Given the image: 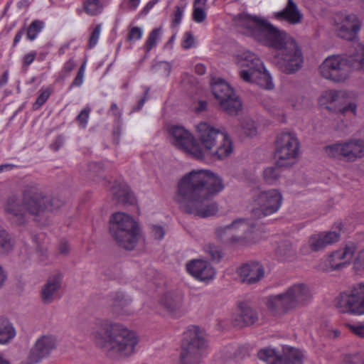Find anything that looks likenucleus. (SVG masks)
Instances as JSON below:
<instances>
[{
	"label": "nucleus",
	"mask_w": 364,
	"mask_h": 364,
	"mask_svg": "<svg viewBox=\"0 0 364 364\" xmlns=\"http://www.w3.org/2000/svg\"><path fill=\"white\" fill-rule=\"evenodd\" d=\"M237 26L240 33L274 50L273 62L283 73L292 74L302 67L301 49L297 41L285 31L261 16L245 14L238 16Z\"/></svg>",
	"instance_id": "obj_1"
},
{
	"label": "nucleus",
	"mask_w": 364,
	"mask_h": 364,
	"mask_svg": "<svg viewBox=\"0 0 364 364\" xmlns=\"http://www.w3.org/2000/svg\"><path fill=\"white\" fill-rule=\"evenodd\" d=\"M223 188V181L218 175L208 170H193L178 182L175 200L183 212L208 218L218 213V205L213 198Z\"/></svg>",
	"instance_id": "obj_2"
},
{
	"label": "nucleus",
	"mask_w": 364,
	"mask_h": 364,
	"mask_svg": "<svg viewBox=\"0 0 364 364\" xmlns=\"http://www.w3.org/2000/svg\"><path fill=\"white\" fill-rule=\"evenodd\" d=\"M98 330L92 336L107 355L115 358H128L136 352L139 338L136 332L120 323L101 320L97 323Z\"/></svg>",
	"instance_id": "obj_3"
},
{
	"label": "nucleus",
	"mask_w": 364,
	"mask_h": 364,
	"mask_svg": "<svg viewBox=\"0 0 364 364\" xmlns=\"http://www.w3.org/2000/svg\"><path fill=\"white\" fill-rule=\"evenodd\" d=\"M22 203L16 196L8 197L4 208L8 217L17 225L25 223L26 210L31 215H39L46 211L59 208L61 202L47 196L34 182L28 183L22 191Z\"/></svg>",
	"instance_id": "obj_4"
},
{
	"label": "nucleus",
	"mask_w": 364,
	"mask_h": 364,
	"mask_svg": "<svg viewBox=\"0 0 364 364\" xmlns=\"http://www.w3.org/2000/svg\"><path fill=\"white\" fill-rule=\"evenodd\" d=\"M311 298L309 287L304 283H297L290 286L281 294L268 296L266 305L274 314H284L306 305Z\"/></svg>",
	"instance_id": "obj_5"
},
{
	"label": "nucleus",
	"mask_w": 364,
	"mask_h": 364,
	"mask_svg": "<svg viewBox=\"0 0 364 364\" xmlns=\"http://www.w3.org/2000/svg\"><path fill=\"white\" fill-rule=\"evenodd\" d=\"M109 231L117 244L126 250H133L138 242L140 228L129 214L116 212L109 218Z\"/></svg>",
	"instance_id": "obj_6"
},
{
	"label": "nucleus",
	"mask_w": 364,
	"mask_h": 364,
	"mask_svg": "<svg viewBox=\"0 0 364 364\" xmlns=\"http://www.w3.org/2000/svg\"><path fill=\"white\" fill-rule=\"evenodd\" d=\"M237 63L242 68L240 76L244 81L255 83L267 90L273 88L272 77L257 55L245 51L237 55Z\"/></svg>",
	"instance_id": "obj_7"
},
{
	"label": "nucleus",
	"mask_w": 364,
	"mask_h": 364,
	"mask_svg": "<svg viewBox=\"0 0 364 364\" xmlns=\"http://www.w3.org/2000/svg\"><path fill=\"white\" fill-rule=\"evenodd\" d=\"M204 333L198 326H192L184 333L181 345L182 364H199L206 348Z\"/></svg>",
	"instance_id": "obj_8"
},
{
	"label": "nucleus",
	"mask_w": 364,
	"mask_h": 364,
	"mask_svg": "<svg viewBox=\"0 0 364 364\" xmlns=\"http://www.w3.org/2000/svg\"><path fill=\"white\" fill-rule=\"evenodd\" d=\"M300 144L293 132H284L277 136L274 159L278 166L294 165L299 156Z\"/></svg>",
	"instance_id": "obj_9"
},
{
	"label": "nucleus",
	"mask_w": 364,
	"mask_h": 364,
	"mask_svg": "<svg viewBox=\"0 0 364 364\" xmlns=\"http://www.w3.org/2000/svg\"><path fill=\"white\" fill-rule=\"evenodd\" d=\"M322 100L326 104V109L343 116L351 114L357 115L358 102L356 95L353 92L346 90H330L323 95Z\"/></svg>",
	"instance_id": "obj_10"
},
{
	"label": "nucleus",
	"mask_w": 364,
	"mask_h": 364,
	"mask_svg": "<svg viewBox=\"0 0 364 364\" xmlns=\"http://www.w3.org/2000/svg\"><path fill=\"white\" fill-rule=\"evenodd\" d=\"M211 87L220 108L230 115L237 114L242 108V102L233 88L220 78H213Z\"/></svg>",
	"instance_id": "obj_11"
},
{
	"label": "nucleus",
	"mask_w": 364,
	"mask_h": 364,
	"mask_svg": "<svg viewBox=\"0 0 364 364\" xmlns=\"http://www.w3.org/2000/svg\"><path fill=\"white\" fill-rule=\"evenodd\" d=\"M336 306L343 314L360 316L364 314V283H358L339 294Z\"/></svg>",
	"instance_id": "obj_12"
},
{
	"label": "nucleus",
	"mask_w": 364,
	"mask_h": 364,
	"mask_svg": "<svg viewBox=\"0 0 364 364\" xmlns=\"http://www.w3.org/2000/svg\"><path fill=\"white\" fill-rule=\"evenodd\" d=\"M328 156L347 162H355L364 157V139L351 138L331 144L326 148Z\"/></svg>",
	"instance_id": "obj_13"
},
{
	"label": "nucleus",
	"mask_w": 364,
	"mask_h": 364,
	"mask_svg": "<svg viewBox=\"0 0 364 364\" xmlns=\"http://www.w3.org/2000/svg\"><path fill=\"white\" fill-rule=\"evenodd\" d=\"M282 200V195L277 189L260 191L253 198L252 213L257 218L272 215L278 211Z\"/></svg>",
	"instance_id": "obj_14"
},
{
	"label": "nucleus",
	"mask_w": 364,
	"mask_h": 364,
	"mask_svg": "<svg viewBox=\"0 0 364 364\" xmlns=\"http://www.w3.org/2000/svg\"><path fill=\"white\" fill-rule=\"evenodd\" d=\"M172 144L178 149L198 159H203L205 151L193 135L182 126H173L169 129Z\"/></svg>",
	"instance_id": "obj_15"
},
{
	"label": "nucleus",
	"mask_w": 364,
	"mask_h": 364,
	"mask_svg": "<svg viewBox=\"0 0 364 364\" xmlns=\"http://www.w3.org/2000/svg\"><path fill=\"white\" fill-rule=\"evenodd\" d=\"M320 75L335 82H344L348 77L347 59L340 55L328 56L319 65Z\"/></svg>",
	"instance_id": "obj_16"
},
{
	"label": "nucleus",
	"mask_w": 364,
	"mask_h": 364,
	"mask_svg": "<svg viewBox=\"0 0 364 364\" xmlns=\"http://www.w3.org/2000/svg\"><path fill=\"white\" fill-rule=\"evenodd\" d=\"M357 250V245L354 242H348L344 246L332 252L328 258L319 264V269L331 272L341 270L348 266Z\"/></svg>",
	"instance_id": "obj_17"
},
{
	"label": "nucleus",
	"mask_w": 364,
	"mask_h": 364,
	"mask_svg": "<svg viewBox=\"0 0 364 364\" xmlns=\"http://www.w3.org/2000/svg\"><path fill=\"white\" fill-rule=\"evenodd\" d=\"M258 358L267 364H303L304 355L301 350L292 347L284 348L279 355L271 348L261 349L257 353Z\"/></svg>",
	"instance_id": "obj_18"
},
{
	"label": "nucleus",
	"mask_w": 364,
	"mask_h": 364,
	"mask_svg": "<svg viewBox=\"0 0 364 364\" xmlns=\"http://www.w3.org/2000/svg\"><path fill=\"white\" fill-rule=\"evenodd\" d=\"M333 22L338 36L348 41L353 40L361 28V23L355 14L336 13Z\"/></svg>",
	"instance_id": "obj_19"
},
{
	"label": "nucleus",
	"mask_w": 364,
	"mask_h": 364,
	"mask_svg": "<svg viewBox=\"0 0 364 364\" xmlns=\"http://www.w3.org/2000/svg\"><path fill=\"white\" fill-rule=\"evenodd\" d=\"M196 128L198 138L206 151H211L222 137V134L226 132L224 129H217L206 122H200Z\"/></svg>",
	"instance_id": "obj_20"
},
{
	"label": "nucleus",
	"mask_w": 364,
	"mask_h": 364,
	"mask_svg": "<svg viewBox=\"0 0 364 364\" xmlns=\"http://www.w3.org/2000/svg\"><path fill=\"white\" fill-rule=\"evenodd\" d=\"M340 239V234L335 231L321 232L318 234L312 235L309 237L308 247L302 246L301 252L304 254H309V249L313 252L323 250L327 246L337 242Z\"/></svg>",
	"instance_id": "obj_21"
},
{
	"label": "nucleus",
	"mask_w": 364,
	"mask_h": 364,
	"mask_svg": "<svg viewBox=\"0 0 364 364\" xmlns=\"http://www.w3.org/2000/svg\"><path fill=\"white\" fill-rule=\"evenodd\" d=\"M56 339L53 336H42L35 343L31 350L28 361L30 364H36L43 358L48 357L55 349Z\"/></svg>",
	"instance_id": "obj_22"
},
{
	"label": "nucleus",
	"mask_w": 364,
	"mask_h": 364,
	"mask_svg": "<svg viewBox=\"0 0 364 364\" xmlns=\"http://www.w3.org/2000/svg\"><path fill=\"white\" fill-rule=\"evenodd\" d=\"M159 304L167 314L173 317H180L186 311L183 295L179 293H165L160 297Z\"/></svg>",
	"instance_id": "obj_23"
},
{
	"label": "nucleus",
	"mask_w": 364,
	"mask_h": 364,
	"mask_svg": "<svg viewBox=\"0 0 364 364\" xmlns=\"http://www.w3.org/2000/svg\"><path fill=\"white\" fill-rule=\"evenodd\" d=\"M186 270L191 276L200 281H207L214 278L215 269L207 261L193 259L186 263Z\"/></svg>",
	"instance_id": "obj_24"
},
{
	"label": "nucleus",
	"mask_w": 364,
	"mask_h": 364,
	"mask_svg": "<svg viewBox=\"0 0 364 364\" xmlns=\"http://www.w3.org/2000/svg\"><path fill=\"white\" fill-rule=\"evenodd\" d=\"M303 14L294 0H287L284 9L273 14V18L280 21H286L291 25L301 23Z\"/></svg>",
	"instance_id": "obj_25"
},
{
	"label": "nucleus",
	"mask_w": 364,
	"mask_h": 364,
	"mask_svg": "<svg viewBox=\"0 0 364 364\" xmlns=\"http://www.w3.org/2000/svg\"><path fill=\"white\" fill-rule=\"evenodd\" d=\"M62 285V275L56 274L50 277L41 290V299L44 304H50L58 298Z\"/></svg>",
	"instance_id": "obj_26"
},
{
	"label": "nucleus",
	"mask_w": 364,
	"mask_h": 364,
	"mask_svg": "<svg viewBox=\"0 0 364 364\" xmlns=\"http://www.w3.org/2000/svg\"><path fill=\"white\" fill-rule=\"evenodd\" d=\"M238 273L243 283L252 284L264 277V269L259 262H252L243 264L239 269Z\"/></svg>",
	"instance_id": "obj_27"
},
{
	"label": "nucleus",
	"mask_w": 364,
	"mask_h": 364,
	"mask_svg": "<svg viewBox=\"0 0 364 364\" xmlns=\"http://www.w3.org/2000/svg\"><path fill=\"white\" fill-rule=\"evenodd\" d=\"M237 316L235 318V325L248 326L255 324L259 320L256 309L251 306L247 301H240L237 305Z\"/></svg>",
	"instance_id": "obj_28"
},
{
	"label": "nucleus",
	"mask_w": 364,
	"mask_h": 364,
	"mask_svg": "<svg viewBox=\"0 0 364 364\" xmlns=\"http://www.w3.org/2000/svg\"><path fill=\"white\" fill-rule=\"evenodd\" d=\"M233 235H243L244 237L240 239L238 244H242L252 240L251 235L255 228V224L249 220L244 218H237L230 224Z\"/></svg>",
	"instance_id": "obj_29"
},
{
	"label": "nucleus",
	"mask_w": 364,
	"mask_h": 364,
	"mask_svg": "<svg viewBox=\"0 0 364 364\" xmlns=\"http://www.w3.org/2000/svg\"><path fill=\"white\" fill-rule=\"evenodd\" d=\"M113 200L119 204H133L135 198L130 191L129 186L124 183L114 182L111 187Z\"/></svg>",
	"instance_id": "obj_30"
},
{
	"label": "nucleus",
	"mask_w": 364,
	"mask_h": 364,
	"mask_svg": "<svg viewBox=\"0 0 364 364\" xmlns=\"http://www.w3.org/2000/svg\"><path fill=\"white\" fill-rule=\"evenodd\" d=\"M233 151L232 142L227 134H222V137L220 139V144L215 149L211 151H208L213 157L218 159H223L232 154Z\"/></svg>",
	"instance_id": "obj_31"
},
{
	"label": "nucleus",
	"mask_w": 364,
	"mask_h": 364,
	"mask_svg": "<svg viewBox=\"0 0 364 364\" xmlns=\"http://www.w3.org/2000/svg\"><path fill=\"white\" fill-rule=\"evenodd\" d=\"M216 237L224 243L237 244L243 235H233L230 224L228 225L218 227L215 231Z\"/></svg>",
	"instance_id": "obj_32"
},
{
	"label": "nucleus",
	"mask_w": 364,
	"mask_h": 364,
	"mask_svg": "<svg viewBox=\"0 0 364 364\" xmlns=\"http://www.w3.org/2000/svg\"><path fill=\"white\" fill-rule=\"evenodd\" d=\"M16 336L12 323L6 318H0V343H9Z\"/></svg>",
	"instance_id": "obj_33"
},
{
	"label": "nucleus",
	"mask_w": 364,
	"mask_h": 364,
	"mask_svg": "<svg viewBox=\"0 0 364 364\" xmlns=\"http://www.w3.org/2000/svg\"><path fill=\"white\" fill-rule=\"evenodd\" d=\"M347 60L354 69L364 73V45L357 44L355 52Z\"/></svg>",
	"instance_id": "obj_34"
},
{
	"label": "nucleus",
	"mask_w": 364,
	"mask_h": 364,
	"mask_svg": "<svg viewBox=\"0 0 364 364\" xmlns=\"http://www.w3.org/2000/svg\"><path fill=\"white\" fill-rule=\"evenodd\" d=\"M14 247V242L9 232L0 225V253L9 254Z\"/></svg>",
	"instance_id": "obj_35"
},
{
	"label": "nucleus",
	"mask_w": 364,
	"mask_h": 364,
	"mask_svg": "<svg viewBox=\"0 0 364 364\" xmlns=\"http://www.w3.org/2000/svg\"><path fill=\"white\" fill-rule=\"evenodd\" d=\"M275 252L280 259L286 260L293 257L296 251L289 241L284 240L278 245Z\"/></svg>",
	"instance_id": "obj_36"
},
{
	"label": "nucleus",
	"mask_w": 364,
	"mask_h": 364,
	"mask_svg": "<svg viewBox=\"0 0 364 364\" xmlns=\"http://www.w3.org/2000/svg\"><path fill=\"white\" fill-rule=\"evenodd\" d=\"M161 28H155L149 33L144 45V50L146 54L149 53L156 46L158 42L161 39Z\"/></svg>",
	"instance_id": "obj_37"
},
{
	"label": "nucleus",
	"mask_w": 364,
	"mask_h": 364,
	"mask_svg": "<svg viewBox=\"0 0 364 364\" xmlns=\"http://www.w3.org/2000/svg\"><path fill=\"white\" fill-rule=\"evenodd\" d=\"M277 164L274 166H270L264 169L263 178L264 181L269 185L275 184L281 176V171Z\"/></svg>",
	"instance_id": "obj_38"
},
{
	"label": "nucleus",
	"mask_w": 364,
	"mask_h": 364,
	"mask_svg": "<svg viewBox=\"0 0 364 364\" xmlns=\"http://www.w3.org/2000/svg\"><path fill=\"white\" fill-rule=\"evenodd\" d=\"M187 4V0H179L175 6L172 14L171 26L173 27L178 26L181 23Z\"/></svg>",
	"instance_id": "obj_39"
},
{
	"label": "nucleus",
	"mask_w": 364,
	"mask_h": 364,
	"mask_svg": "<svg viewBox=\"0 0 364 364\" xmlns=\"http://www.w3.org/2000/svg\"><path fill=\"white\" fill-rule=\"evenodd\" d=\"M44 26L43 21L40 20H34L31 22L26 31L27 38L32 41L35 40L38 33L42 31Z\"/></svg>",
	"instance_id": "obj_40"
},
{
	"label": "nucleus",
	"mask_w": 364,
	"mask_h": 364,
	"mask_svg": "<svg viewBox=\"0 0 364 364\" xmlns=\"http://www.w3.org/2000/svg\"><path fill=\"white\" fill-rule=\"evenodd\" d=\"M102 9V6L99 0H87L84 3V10L88 15L96 16Z\"/></svg>",
	"instance_id": "obj_41"
},
{
	"label": "nucleus",
	"mask_w": 364,
	"mask_h": 364,
	"mask_svg": "<svg viewBox=\"0 0 364 364\" xmlns=\"http://www.w3.org/2000/svg\"><path fill=\"white\" fill-rule=\"evenodd\" d=\"M203 250L213 261L219 262L223 257V252L221 249L213 244H208L205 245Z\"/></svg>",
	"instance_id": "obj_42"
},
{
	"label": "nucleus",
	"mask_w": 364,
	"mask_h": 364,
	"mask_svg": "<svg viewBox=\"0 0 364 364\" xmlns=\"http://www.w3.org/2000/svg\"><path fill=\"white\" fill-rule=\"evenodd\" d=\"M113 305L116 307L123 309L132 303V299L125 296L123 293H115L112 296Z\"/></svg>",
	"instance_id": "obj_43"
},
{
	"label": "nucleus",
	"mask_w": 364,
	"mask_h": 364,
	"mask_svg": "<svg viewBox=\"0 0 364 364\" xmlns=\"http://www.w3.org/2000/svg\"><path fill=\"white\" fill-rule=\"evenodd\" d=\"M51 92L52 90L50 87H48L45 90L41 89L39 90L40 94L33 105V109H38L43 104H45L49 98Z\"/></svg>",
	"instance_id": "obj_44"
},
{
	"label": "nucleus",
	"mask_w": 364,
	"mask_h": 364,
	"mask_svg": "<svg viewBox=\"0 0 364 364\" xmlns=\"http://www.w3.org/2000/svg\"><path fill=\"white\" fill-rule=\"evenodd\" d=\"M207 17L205 7H193L192 13V19L198 23L205 21Z\"/></svg>",
	"instance_id": "obj_45"
},
{
	"label": "nucleus",
	"mask_w": 364,
	"mask_h": 364,
	"mask_svg": "<svg viewBox=\"0 0 364 364\" xmlns=\"http://www.w3.org/2000/svg\"><path fill=\"white\" fill-rule=\"evenodd\" d=\"M353 268L357 272L364 271V248L360 250L353 259Z\"/></svg>",
	"instance_id": "obj_46"
},
{
	"label": "nucleus",
	"mask_w": 364,
	"mask_h": 364,
	"mask_svg": "<svg viewBox=\"0 0 364 364\" xmlns=\"http://www.w3.org/2000/svg\"><path fill=\"white\" fill-rule=\"evenodd\" d=\"M140 1L141 0H124L120 4V9L124 12L134 11L138 8Z\"/></svg>",
	"instance_id": "obj_47"
},
{
	"label": "nucleus",
	"mask_w": 364,
	"mask_h": 364,
	"mask_svg": "<svg viewBox=\"0 0 364 364\" xmlns=\"http://www.w3.org/2000/svg\"><path fill=\"white\" fill-rule=\"evenodd\" d=\"M101 30L102 26L100 24H98L95 27V28L92 31V33L89 39V48H92L97 45L98 39L100 38Z\"/></svg>",
	"instance_id": "obj_48"
},
{
	"label": "nucleus",
	"mask_w": 364,
	"mask_h": 364,
	"mask_svg": "<svg viewBox=\"0 0 364 364\" xmlns=\"http://www.w3.org/2000/svg\"><path fill=\"white\" fill-rule=\"evenodd\" d=\"M91 112L90 108H85L77 116L76 120L79 122L80 126L82 128H85Z\"/></svg>",
	"instance_id": "obj_49"
},
{
	"label": "nucleus",
	"mask_w": 364,
	"mask_h": 364,
	"mask_svg": "<svg viewBox=\"0 0 364 364\" xmlns=\"http://www.w3.org/2000/svg\"><path fill=\"white\" fill-rule=\"evenodd\" d=\"M143 35V30L137 26L132 27L127 35V40L129 41H135L140 40Z\"/></svg>",
	"instance_id": "obj_50"
},
{
	"label": "nucleus",
	"mask_w": 364,
	"mask_h": 364,
	"mask_svg": "<svg viewBox=\"0 0 364 364\" xmlns=\"http://www.w3.org/2000/svg\"><path fill=\"white\" fill-rule=\"evenodd\" d=\"M195 39L193 35L190 31H187L183 34L181 46L185 49H189L194 46Z\"/></svg>",
	"instance_id": "obj_51"
},
{
	"label": "nucleus",
	"mask_w": 364,
	"mask_h": 364,
	"mask_svg": "<svg viewBox=\"0 0 364 364\" xmlns=\"http://www.w3.org/2000/svg\"><path fill=\"white\" fill-rule=\"evenodd\" d=\"M85 70V63H84L80 68L78 73L72 82V86L79 87L83 82L84 75Z\"/></svg>",
	"instance_id": "obj_52"
},
{
	"label": "nucleus",
	"mask_w": 364,
	"mask_h": 364,
	"mask_svg": "<svg viewBox=\"0 0 364 364\" xmlns=\"http://www.w3.org/2000/svg\"><path fill=\"white\" fill-rule=\"evenodd\" d=\"M151 234L155 239L161 240L164 237L165 230L162 226L153 225Z\"/></svg>",
	"instance_id": "obj_53"
},
{
	"label": "nucleus",
	"mask_w": 364,
	"mask_h": 364,
	"mask_svg": "<svg viewBox=\"0 0 364 364\" xmlns=\"http://www.w3.org/2000/svg\"><path fill=\"white\" fill-rule=\"evenodd\" d=\"M349 329L356 336L364 337V325L363 324H348Z\"/></svg>",
	"instance_id": "obj_54"
},
{
	"label": "nucleus",
	"mask_w": 364,
	"mask_h": 364,
	"mask_svg": "<svg viewBox=\"0 0 364 364\" xmlns=\"http://www.w3.org/2000/svg\"><path fill=\"white\" fill-rule=\"evenodd\" d=\"M70 248L68 242L65 240H61L58 247V253L62 255H68L70 253Z\"/></svg>",
	"instance_id": "obj_55"
},
{
	"label": "nucleus",
	"mask_w": 364,
	"mask_h": 364,
	"mask_svg": "<svg viewBox=\"0 0 364 364\" xmlns=\"http://www.w3.org/2000/svg\"><path fill=\"white\" fill-rule=\"evenodd\" d=\"M76 66L75 61L73 58L69 59L66 61L63 67L62 72L65 75H68Z\"/></svg>",
	"instance_id": "obj_56"
},
{
	"label": "nucleus",
	"mask_w": 364,
	"mask_h": 364,
	"mask_svg": "<svg viewBox=\"0 0 364 364\" xmlns=\"http://www.w3.org/2000/svg\"><path fill=\"white\" fill-rule=\"evenodd\" d=\"M36 57V53L35 51H31L26 54L23 58V66L28 67L34 61Z\"/></svg>",
	"instance_id": "obj_57"
},
{
	"label": "nucleus",
	"mask_w": 364,
	"mask_h": 364,
	"mask_svg": "<svg viewBox=\"0 0 364 364\" xmlns=\"http://www.w3.org/2000/svg\"><path fill=\"white\" fill-rule=\"evenodd\" d=\"M246 124L247 126H245V124H242L243 129H245V134L249 136L255 135L257 131L254 126L253 122L251 119H247Z\"/></svg>",
	"instance_id": "obj_58"
},
{
	"label": "nucleus",
	"mask_w": 364,
	"mask_h": 364,
	"mask_svg": "<svg viewBox=\"0 0 364 364\" xmlns=\"http://www.w3.org/2000/svg\"><path fill=\"white\" fill-rule=\"evenodd\" d=\"M108 112L114 116L116 120H119L121 119L122 112L116 103H112Z\"/></svg>",
	"instance_id": "obj_59"
},
{
	"label": "nucleus",
	"mask_w": 364,
	"mask_h": 364,
	"mask_svg": "<svg viewBox=\"0 0 364 364\" xmlns=\"http://www.w3.org/2000/svg\"><path fill=\"white\" fill-rule=\"evenodd\" d=\"M268 112L274 117H277L278 119L280 117L283 116V110L279 109V107L276 106H273L272 107L267 108Z\"/></svg>",
	"instance_id": "obj_60"
},
{
	"label": "nucleus",
	"mask_w": 364,
	"mask_h": 364,
	"mask_svg": "<svg viewBox=\"0 0 364 364\" xmlns=\"http://www.w3.org/2000/svg\"><path fill=\"white\" fill-rule=\"evenodd\" d=\"M24 33H25V28H21L17 32V33L16 34V36L14 38V41H13V44H12L13 47H15L19 43V41H21Z\"/></svg>",
	"instance_id": "obj_61"
},
{
	"label": "nucleus",
	"mask_w": 364,
	"mask_h": 364,
	"mask_svg": "<svg viewBox=\"0 0 364 364\" xmlns=\"http://www.w3.org/2000/svg\"><path fill=\"white\" fill-rule=\"evenodd\" d=\"M9 80V71L6 70L1 76H0V87L4 86Z\"/></svg>",
	"instance_id": "obj_62"
},
{
	"label": "nucleus",
	"mask_w": 364,
	"mask_h": 364,
	"mask_svg": "<svg viewBox=\"0 0 364 364\" xmlns=\"http://www.w3.org/2000/svg\"><path fill=\"white\" fill-rule=\"evenodd\" d=\"M195 70L198 75H203L205 73V67L203 64H197Z\"/></svg>",
	"instance_id": "obj_63"
},
{
	"label": "nucleus",
	"mask_w": 364,
	"mask_h": 364,
	"mask_svg": "<svg viewBox=\"0 0 364 364\" xmlns=\"http://www.w3.org/2000/svg\"><path fill=\"white\" fill-rule=\"evenodd\" d=\"M154 4H155V2H154V1L148 2L147 4L145 6V7L143 9V10L141 11L142 14H147L149 13V11H150V9H151L153 8Z\"/></svg>",
	"instance_id": "obj_64"
}]
</instances>
